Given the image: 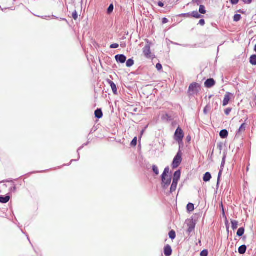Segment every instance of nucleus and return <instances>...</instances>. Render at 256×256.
<instances>
[{"label":"nucleus","instance_id":"obj_10","mask_svg":"<svg viewBox=\"0 0 256 256\" xmlns=\"http://www.w3.org/2000/svg\"><path fill=\"white\" fill-rule=\"evenodd\" d=\"M10 197L8 194L6 196H0V202L2 204H6L10 200Z\"/></svg>","mask_w":256,"mask_h":256},{"label":"nucleus","instance_id":"obj_28","mask_svg":"<svg viewBox=\"0 0 256 256\" xmlns=\"http://www.w3.org/2000/svg\"><path fill=\"white\" fill-rule=\"evenodd\" d=\"M199 12L202 14H205L206 13V10H205V7L203 5H200V6Z\"/></svg>","mask_w":256,"mask_h":256},{"label":"nucleus","instance_id":"obj_56","mask_svg":"<svg viewBox=\"0 0 256 256\" xmlns=\"http://www.w3.org/2000/svg\"><path fill=\"white\" fill-rule=\"evenodd\" d=\"M45 17H46V18H47V17L50 18V16H46Z\"/></svg>","mask_w":256,"mask_h":256},{"label":"nucleus","instance_id":"obj_1","mask_svg":"<svg viewBox=\"0 0 256 256\" xmlns=\"http://www.w3.org/2000/svg\"><path fill=\"white\" fill-rule=\"evenodd\" d=\"M200 90V85L196 82H194L190 84L188 88V93L190 96L197 95Z\"/></svg>","mask_w":256,"mask_h":256},{"label":"nucleus","instance_id":"obj_16","mask_svg":"<svg viewBox=\"0 0 256 256\" xmlns=\"http://www.w3.org/2000/svg\"><path fill=\"white\" fill-rule=\"evenodd\" d=\"M246 124L245 123H243L241 126H240V128H239L237 133H236V135H238V134H242L243 132H244L246 130Z\"/></svg>","mask_w":256,"mask_h":256},{"label":"nucleus","instance_id":"obj_3","mask_svg":"<svg viewBox=\"0 0 256 256\" xmlns=\"http://www.w3.org/2000/svg\"><path fill=\"white\" fill-rule=\"evenodd\" d=\"M184 134L182 130L178 127L174 134V139L178 142H182L184 138Z\"/></svg>","mask_w":256,"mask_h":256},{"label":"nucleus","instance_id":"obj_33","mask_svg":"<svg viewBox=\"0 0 256 256\" xmlns=\"http://www.w3.org/2000/svg\"><path fill=\"white\" fill-rule=\"evenodd\" d=\"M72 16L74 20H76L78 18V14L76 10H74L72 14Z\"/></svg>","mask_w":256,"mask_h":256},{"label":"nucleus","instance_id":"obj_44","mask_svg":"<svg viewBox=\"0 0 256 256\" xmlns=\"http://www.w3.org/2000/svg\"><path fill=\"white\" fill-rule=\"evenodd\" d=\"M168 22V18H162V24H166Z\"/></svg>","mask_w":256,"mask_h":256},{"label":"nucleus","instance_id":"obj_48","mask_svg":"<svg viewBox=\"0 0 256 256\" xmlns=\"http://www.w3.org/2000/svg\"><path fill=\"white\" fill-rule=\"evenodd\" d=\"M147 128V126L145 128L144 130H143L142 132H141V136L144 134V130H145L146 128Z\"/></svg>","mask_w":256,"mask_h":256},{"label":"nucleus","instance_id":"obj_54","mask_svg":"<svg viewBox=\"0 0 256 256\" xmlns=\"http://www.w3.org/2000/svg\"><path fill=\"white\" fill-rule=\"evenodd\" d=\"M76 160H71V161H70V162H73V161H76Z\"/></svg>","mask_w":256,"mask_h":256},{"label":"nucleus","instance_id":"obj_35","mask_svg":"<svg viewBox=\"0 0 256 256\" xmlns=\"http://www.w3.org/2000/svg\"><path fill=\"white\" fill-rule=\"evenodd\" d=\"M137 144V138L135 137L131 142V145L136 146Z\"/></svg>","mask_w":256,"mask_h":256},{"label":"nucleus","instance_id":"obj_6","mask_svg":"<svg viewBox=\"0 0 256 256\" xmlns=\"http://www.w3.org/2000/svg\"><path fill=\"white\" fill-rule=\"evenodd\" d=\"M186 224L188 226V232L190 234L194 230L196 224L193 220H188Z\"/></svg>","mask_w":256,"mask_h":256},{"label":"nucleus","instance_id":"obj_38","mask_svg":"<svg viewBox=\"0 0 256 256\" xmlns=\"http://www.w3.org/2000/svg\"><path fill=\"white\" fill-rule=\"evenodd\" d=\"M156 68L158 70H160L162 68V65L160 64H157Z\"/></svg>","mask_w":256,"mask_h":256},{"label":"nucleus","instance_id":"obj_37","mask_svg":"<svg viewBox=\"0 0 256 256\" xmlns=\"http://www.w3.org/2000/svg\"><path fill=\"white\" fill-rule=\"evenodd\" d=\"M231 111H232V108H228L224 111L225 114L226 115L228 116L230 114Z\"/></svg>","mask_w":256,"mask_h":256},{"label":"nucleus","instance_id":"obj_19","mask_svg":"<svg viewBox=\"0 0 256 256\" xmlns=\"http://www.w3.org/2000/svg\"><path fill=\"white\" fill-rule=\"evenodd\" d=\"M178 185V182H176L174 181H172V184L170 187V193H172L174 192L177 188Z\"/></svg>","mask_w":256,"mask_h":256},{"label":"nucleus","instance_id":"obj_12","mask_svg":"<svg viewBox=\"0 0 256 256\" xmlns=\"http://www.w3.org/2000/svg\"><path fill=\"white\" fill-rule=\"evenodd\" d=\"M224 164H225V160H224V158L223 159H222V164H221L220 169V172H219V173H218V182H217L218 184H219L220 177V176H221V175L222 174V170H223V168L224 166Z\"/></svg>","mask_w":256,"mask_h":256},{"label":"nucleus","instance_id":"obj_7","mask_svg":"<svg viewBox=\"0 0 256 256\" xmlns=\"http://www.w3.org/2000/svg\"><path fill=\"white\" fill-rule=\"evenodd\" d=\"M232 96V94L229 92H227L226 94V95L224 96V100H223V102H222V106H227L230 100V96Z\"/></svg>","mask_w":256,"mask_h":256},{"label":"nucleus","instance_id":"obj_50","mask_svg":"<svg viewBox=\"0 0 256 256\" xmlns=\"http://www.w3.org/2000/svg\"><path fill=\"white\" fill-rule=\"evenodd\" d=\"M254 51H255V52H256V44L255 45L254 48Z\"/></svg>","mask_w":256,"mask_h":256},{"label":"nucleus","instance_id":"obj_20","mask_svg":"<svg viewBox=\"0 0 256 256\" xmlns=\"http://www.w3.org/2000/svg\"><path fill=\"white\" fill-rule=\"evenodd\" d=\"M246 250V246L245 245L241 246L238 248V252L240 254H244Z\"/></svg>","mask_w":256,"mask_h":256},{"label":"nucleus","instance_id":"obj_58","mask_svg":"<svg viewBox=\"0 0 256 256\" xmlns=\"http://www.w3.org/2000/svg\"><path fill=\"white\" fill-rule=\"evenodd\" d=\"M76 28H74V30L76 31Z\"/></svg>","mask_w":256,"mask_h":256},{"label":"nucleus","instance_id":"obj_29","mask_svg":"<svg viewBox=\"0 0 256 256\" xmlns=\"http://www.w3.org/2000/svg\"><path fill=\"white\" fill-rule=\"evenodd\" d=\"M152 170H153L154 172L156 175H158L159 170H158V168L157 166H156V165H153L152 166Z\"/></svg>","mask_w":256,"mask_h":256},{"label":"nucleus","instance_id":"obj_34","mask_svg":"<svg viewBox=\"0 0 256 256\" xmlns=\"http://www.w3.org/2000/svg\"><path fill=\"white\" fill-rule=\"evenodd\" d=\"M200 256H208V251L206 250H204L201 252Z\"/></svg>","mask_w":256,"mask_h":256},{"label":"nucleus","instance_id":"obj_21","mask_svg":"<svg viewBox=\"0 0 256 256\" xmlns=\"http://www.w3.org/2000/svg\"><path fill=\"white\" fill-rule=\"evenodd\" d=\"M191 16L194 18H201L202 16L197 11H194L191 13Z\"/></svg>","mask_w":256,"mask_h":256},{"label":"nucleus","instance_id":"obj_27","mask_svg":"<svg viewBox=\"0 0 256 256\" xmlns=\"http://www.w3.org/2000/svg\"><path fill=\"white\" fill-rule=\"evenodd\" d=\"M169 237L172 239L174 240L176 238V232L174 230H172L169 232Z\"/></svg>","mask_w":256,"mask_h":256},{"label":"nucleus","instance_id":"obj_30","mask_svg":"<svg viewBox=\"0 0 256 256\" xmlns=\"http://www.w3.org/2000/svg\"><path fill=\"white\" fill-rule=\"evenodd\" d=\"M241 18H242L241 15H240L239 14H235L234 16V22H238L239 20H240Z\"/></svg>","mask_w":256,"mask_h":256},{"label":"nucleus","instance_id":"obj_40","mask_svg":"<svg viewBox=\"0 0 256 256\" xmlns=\"http://www.w3.org/2000/svg\"><path fill=\"white\" fill-rule=\"evenodd\" d=\"M10 190L12 192H14L16 190V186L14 184L10 188Z\"/></svg>","mask_w":256,"mask_h":256},{"label":"nucleus","instance_id":"obj_46","mask_svg":"<svg viewBox=\"0 0 256 256\" xmlns=\"http://www.w3.org/2000/svg\"><path fill=\"white\" fill-rule=\"evenodd\" d=\"M158 4L160 7H163L164 6V3L161 2H159Z\"/></svg>","mask_w":256,"mask_h":256},{"label":"nucleus","instance_id":"obj_52","mask_svg":"<svg viewBox=\"0 0 256 256\" xmlns=\"http://www.w3.org/2000/svg\"><path fill=\"white\" fill-rule=\"evenodd\" d=\"M80 150V148H78L77 150L78 152L79 150Z\"/></svg>","mask_w":256,"mask_h":256},{"label":"nucleus","instance_id":"obj_18","mask_svg":"<svg viewBox=\"0 0 256 256\" xmlns=\"http://www.w3.org/2000/svg\"><path fill=\"white\" fill-rule=\"evenodd\" d=\"M212 176L208 172H207L204 174L203 180L206 182H208L210 180Z\"/></svg>","mask_w":256,"mask_h":256},{"label":"nucleus","instance_id":"obj_23","mask_svg":"<svg viewBox=\"0 0 256 256\" xmlns=\"http://www.w3.org/2000/svg\"><path fill=\"white\" fill-rule=\"evenodd\" d=\"M186 208L188 212H192L194 210V205L192 203H189L186 206Z\"/></svg>","mask_w":256,"mask_h":256},{"label":"nucleus","instance_id":"obj_55","mask_svg":"<svg viewBox=\"0 0 256 256\" xmlns=\"http://www.w3.org/2000/svg\"><path fill=\"white\" fill-rule=\"evenodd\" d=\"M197 2V0H193V2Z\"/></svg>","mask_w":256,"mask_h":256},{"label":"nucleus","instance_id":"obj_22","mask_svg":"<svg viewBox=\"0 0 256 256\" xmlns=\"http://www.w3.org/2000/svg\"><path fill=\"white\" fill-rule=\"evenodd\" d=\"M250 63L252 65H256V55H252L250 58Z\"/></svg>","mask_w":256,"mask_h":256},{"label":"nucleus","instance_id":"obj_57","mask_svg":"<svg viewBox=\"0 0 256 256\" xmlns=\"http://www.w3.org/2000/svg\"><path fill=\"white\" fill-rule=\"evenodd\" d=\"M54 16V18H56V16Z\"/></svg>","mask_w":256,"mask_h":256},{"label":"nucleus","instance_id":"obj_36","mask_svg":"<svg viewBox=\"0 0 256 256\" xmlns=\"http://www.w3.org/2000/svg\"><path fill=\"white\" fill-rule=\"evenodd\" d=\"M118 46H119L118 44H112L110 46V48H118Z\"/></svg>","mask_w":256,"mask_h":256},{"label":"nucleus","instance_id":"obj_53","mask_svg":"<svg viewBox=\"0 0 256 256\" xmlns=\"http://www.w3.org/2000/svg\"><path fill=\"white\" fill-rule=\"evenodd\" d=\"M134 112H136V108H134Z\"/></svg>","mask_w":256,"mask_h":256},{"label":"nucleus","instance_id":"obj_13","mask_svg":"<svg viewBox=\"0 0 256 256\" xmlns=\"http://www.w3.org/2000/svg\"><path fill=\"white\" fill-rule=\"evenodd\" d=\"M164 253L166 256H170L172 254V250L171 247L168 245L164 248Z\"/></svg>","mask_w":256,"mask_h":256},{"label":"nucleus","instance_id":"obj_4","mask_svg":"<svg viewBox=\"0 0 256 256\" xmlns=\"http://www.w3.org/2000/svg\"><path fill=\"white\" fill-rule=\"evenodd\" d=\"M143 53L146 58H153V54L150 50V46L149 44H146L143 48Z\"/></svg>","mask_w":256,"mask_h":256},{"label":"nucleus","instance_id":"obj_45","mask_svg":"<svg viewBox=\"0 0 256 256\" xmlns=\"http://www.w3.org/2000/svg\"><path fill=\"white\" fill-rule=\"evenodd\" d=\"M242 1L246 4H250L252 0H242Z\"/></svg>","mask_w":256,"mask_h":256},{"label":"nucleus","instance_id":"obj_17","mask_svg":"<svg viewBox=\"0 0 256 256\" xmlns=\"http://www.w3.org/2000/svg\"><path fill=\"white\" fill-rule=\"evenodd\" d=\"M220 136L222 138H225L228 136V132L226 130H222L220 132Z\"/></svg>","mask_w":256,"mask_h":256},{"label":"nucleus","instance_id":"obj_2","mask_svg":"<svg viewBox=\"0 0 256 256\" xmlns=\"http://www.w3.org/2000/svg\"><path fill=\"white\" fill-rule=\"evenodd\" d=\"M182 154L180 151H179L174 157L172 162V166L174 168H177L180 164L182 160Z\"/></svg>","mask_w":256,"mask_h":256},{"label":"nucleus","instance_id":"obj_31","mask_svg":"<svg viewBox=\"0 0 256 256\" xmlns=\"http://www.w3.org/2000/svg\"><path fill=\"white\" fill-rule=\"evenodd\" d=\"M169 171H170L169 168L168 167L166 168L164 170V172L163 174H162V176H168V174Z\"/></svg>","mask_w":256,"mask_h":256},{"label":"nucleus","instance_id":"obj_15","mask_svg":"<svg viewBox=\"0 0 256 256\" xmlns=\"http://www.w3.org/2000/svg\"><path fill=\"white\" fill-rule=\"evenodd\" d=\"M95 116L98 118H100L103 116V114L101 109H97L94 112Z\"/></svg>","mask_w":256,"mask_h":256},{"label":"nucleus","instance_id":"obj_32","mask_svg":"<svg viewBox=\"0 0 256 256\" xmlns=\"http://www.w3.org/2000/svg\"><path fill=\"white\" fill-rule=\"evenodd\" d=\"M113 10H114V6H113V4H111L108 8V10H107L108 14H110L111 12H112Z\"/></svg>","mask_w":256,"mask_h":256},{"label":"nucleus","instance_id":"obj_47","mask_svg":"<svg viewBox=\"0 0 256 256\" xmlns=\"http://www.w3.org/2000/svg\"><path fill=\"white\" fill-rule=\"evenodd\" d=\"M184 16L186 17H190L191 16V13L184 14Z\"/></svg>","mask_w":256,"mask_h":256},{"label":"nucleus","instance_id":"obj_26","mask_svg":"<svg viewBox=\"0 0 256 256\" xmlns=\"http://www.w3.org/2000/svg\"><path fill=\"white\" fill-rule=\"evenodd\" d=\"M244 228H240L238 232H237V235L238 236H242L244 234Z\"/></svg>","mask_w":256,"mask_h":256},{"label":"nucleus","instance_id":"obj_43","mask_svg":"<svg viewBox=\"0 0 256 256\" xmlns=\"http://www.w3.org/2000/svg\"><path fill=\"white\" fill-rule=\"evenodd\" d=\"M7 9H10V10H15V8L14 7H11V8H2V10L3 11V12H4L5 10H7Z\"/></svg>","mask_w":256,"mask_h":256},{"label":"nucleus","instance_id":"obj_11","mask_svg":"<svg viewBox=\"0 0 256 256\" xmlns=\"http://www.w3.org/2000/svg\"><path fill=\"white\" fill-rule=\"evenodd\" d=\"M108 83L110 86L114 94H117V88L116 84L112 80H108Z\"/></svg>","mask_w":256,"mask_h":256},{"label":"nucleus","instance_id":"obj_42","mask_svg":"<svg viewBox=\"0 0 256 256\" xmlns=\"http://www.w3.org/2000/svg\"><path fill=\"white\" fill-rule=\"evenodd\" d=\"M230 2L232 4H236L238 2L239 0H230Z\"/></svg>","mask_w":256,"mask_h":256},{"label":"nucleus","instance_id":"obj_41","mask_svg":"<svg viewBox=\"0 0 256 256\" xmlns=\"http://www.w3.org/2000/svg\"><path fill=\"white\" fill-rule=\"evenodd\" d=\"M198 24H200V25H201V26H204V24H205V21H204V20H203V19L200 20L199 21V23H198Z\"/></svg>","mask_w":256,"mask_h":256},{"label":"nucleus","instance_id":"obj_14","mask_svg":"<svg viewBox=\"0 0 256 256\" xmlns=\"http://www.w3.org/2000/svg\"><path fill=\"white\" fill-rule=\"evenodd\" d=\"M180 177V170L176 171L173 176V180L172 181L178 182L179 180Z\"/></svg>","mask_w":256,"mask_h":256},{"label":"nucleus","instance_id":"obj_51","mask_svg":"<svg viewBox=\"0 0 256 256\" xmlns=\"http://www.w3.org/2000/svg\"><path fill=\"white\" fill-rule=\"evenodd\" d=\"M61 20H65V21L67 22V20L65 18H61Z\"/></svg>","mask_w":256,"mask_h":256},{"label":"nucleus","instance_id":"obj_8","mask_svg":"<svg viewBox=\"0 0 256 256\" xmlns=\"http://www.w3.org/2000/svg\"><path fill=\"white\" fill-rule=\"evenodd\" d=\"M115 59L118 62L124 64L126 62V58L124 54H117L115 56Z\"/></svg>","mask_w":256,"mask_h":256},{"label":"nucleus","instance_id":"obj_39","mask_svg":"<svg viewBox=\"0 0 256 256\" xmlns=\"http://www.w3.org/2000/svg\"><path fill=\"white\" fill-rule=\"evenodd\" d=\"M17 179H16V180H12V179H11V178H10L8 180H6L4 181V182H12L13 184H14V180H16Z\"/></svg>","mask_w":256,"mask_h":256},{"label":"nucleus","instance_id":"obj_25","mask_svg":"<svg viewBox=\"0 0 256 256\" xmlns=\"http://www.w3.org/2000/svg\"><path fill=\"white\" fill-rule=\"evenodd\" d=\"M232 227L233 230H236L238 227V222L236 220H232Z\"/></svg>","mask_w":256,"mask_h":256},{"label":"nucleus","instance_id":"obj_24","mask_svg":"<svg viewBox=\"0 0 256 256\" xmlns=\"http://www.w3.org/2000/svg\"><path fill=\"white\" fill-rule=\"evenodd\" d=\"M134 64V61L132 59H128L126 62L127 67L130 68Z\"/></svg>","mask_w":256,"mask_h":256},{"label":"nucleus","instance_id":"obj_49","mask_svg":"<svg viewBox=\"0 0 256 256\" xmlns=\"http://www.w3.org/2000/svg\"><path fill=\"white\" fill-rule=\"evenodd\" d=\"M204 114H206L207 113V112H206V107L204 110Z\"/></svg>","mask_w":256,"mask_h":256},{"label":"nucleus","instance_id":"obj_9","mask_svg":"<svg viewBox=\"0 0 256 256\" xmlns=\"http://www.w3.org/2000/svg\"><path fill=\"white\" fill-rule=\"evenodd\" d=\"M215 81L212 78L207 80L204 82V85L206 88H210L215 84Z\"/></svg>","mask_w":256,"mask_h":256},{"label":"nucleus","instance_id":"obj_5","mask_svg":"<svg viewBox=\"0 0 256 256\" xmlns=\"http://www.w3.org/2000/svg\"><path fill=\"white\" fill-rule=\"evenodd\" d=\"M162 185L164 188H167L171 182L170 176H162Z\"/></svg>","mask_w":256,"mask_h":256}]
</instances>
